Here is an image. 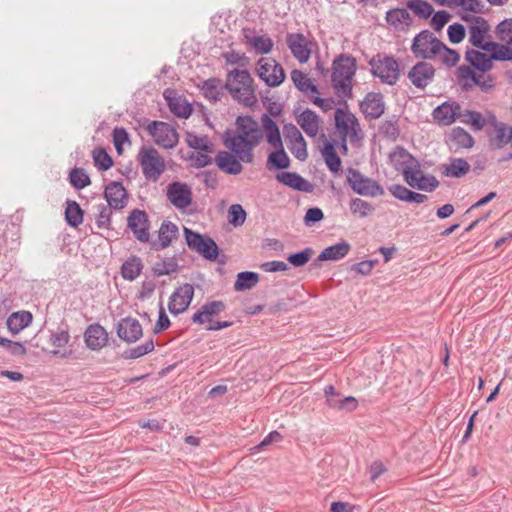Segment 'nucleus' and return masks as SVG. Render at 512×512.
Segmentation results:
<instances>
[{"instance_id": "nucleus-29", "label": "nucleus", "mask_w": 512, "mask_h": 512, "mask_svg": "<svg viewBox=\"0 0 512 512\" xmlns=\"http://www.w3.org/2000/svg\"><path fill=\"white\" fill-rule=\"evenodd\" d=\"M85 343L91 350H100L106 346L108 334L106 330L99 324L90 325L85 331Z\"/></svg>"}, {"instance_id": "nucleus-60", "label": "nucleus", "mask_w": 512, "mask_h": 512, "mask_svg": "<svg viewBox=\"0 0 512 512\" xmlns=\"http://www.w3.org/2000/svg\"><path fill=\"white\" fill-rule=\"evenodd\" d=\"M467 25L464 26L460 23L451 24L448 27L447 34L451 43L458 44L465 38Z\"/></svg>"}, {"instance_id": "nucleus-18", "label": "nucleus", "mask_w": 512, "mask_h": 512, "mask_svg": "<svg viewBox=\"0 0 512 512\" xmlns=\"http://www.w3.org/2000/svg\"><path fill=\"white\" fill-rule=\"evenodd\" d=\"M489 125L492 128L490 135V144L495 149H502L511 142L512 126L497 120V118L490 114Z\"/></svg>"}, {"instance_id": "nucleus-10", "label": "nucleus", "mask_w": 512, "mask_h": 512, "mask_svg": "<svg viewBox=\"0 0 512 512\" xmlns=\"http://www.w3.org/2000/svg\"><path fill=\"white\" fill-rule=\"evenodd\" d=\"M372 74L379 78L382 83L394 85L400 76V69L397 60L392 56L377 54L370 61Z\"/></svg>"}, {"instance_id": "nucleus-50", "label": "nucleus", "mask_w": 512, "mask_h": 512, "mask_svg": "<svg viewBox=\"0 0 512 512\" xmlns=\"http://www.w3.org/2000/svg\"><path fill=\"white\" fill-rule=\"evenodd\" d=\"M349 207L353 214H356L360 217H367L374 211V207L371 203L360 198L352 199L349 203Z\"/></svg>"}, {"instance_id": "nucleus-8", "label": "nucleus", "mask_w": 512, "mask_h": 512, "mask_svg": "<svg viewBox=\"0 0 512 512\" xmlns=\"http://www.w3.org/2000/svg\"><path fill=\"white\" fill-rule=\"evenodd\" d=\"M346 180L353 192L358 195L371 198L384 195V189L377 181L363 175L357 169L348 168Z\"/></svg>"}, {"instance_id": "nucleus-3", "label": "nucleus", "mask_w": 512, "mask_h": 512, "mask_svg": "<svg viewBox=\"0 0 512 512\" xmlns=\"http://www.w3.org/2000/svg\"><path fill=\"white\" fill-rule=\"evenodd\" d=\"M225 87L235 100L246 106H252L257 102L253 79L247 70L230 71Z\"/></svg>"}, {"instance_id": "nucleus-24", "label": "nucleus", "mask_w": 512, "mask_h": 512, "mask_svg": "<svg viewBox=\"0 0 512 512\" xmlns=\"http://www.w3.org/2000/svg\"><path fill=\"white\" fill-rule=\"evenodd\" d=\"M117 334L123 341L133 343L142 336V326L138 320L127 317L118 323Z\"/></svg>"}, {"instance_id": "nucleus-31", "label": "nucleus", "mask_w": 512, "mask_h": 512, "mask_svg": "<svg viewBox=\"0 0 512 512\" xmlns=\"http://www.w3.org/2000/svg\"><path fill=\"white\" fill-rule=\"evenodd\" d=\"M386 21L396 31L404 32L412 25V17L404 8L391 9L386 13Z\"/></svg>"}, {"instance_id": "nucleus-48", "label": "nucleus", "mask_w": 512, "mask_h": 512, "mask_svg": "<svg viewBox=\"0 0 512 512\" xmlns=\"http://www.w3.org/2000/svg\"><path fill=\"white\" fill-rule=\"evenodd\" d=\"M461 121L472 125L475 130H481L484 126L489 125V118L485 119L482 114L477 111H462Z\"/></svg>"}, {"instance_id": "nucleus-51", "label": "nucleus", "mask_w": 512, "mask_h": 512, "mask_svg": "<svg viewBox=\"0 0 512 512\" xmlns=\"http://www.w3.org/2000/svg\"><path fill=\"white\" fill-rule=\"evenodd\" d=\"M442 47L443 48L439 49V55L437 59H439L444 65L448 67L455 66L460 60L459 53L454 49L448 48L443 42Z\"/></svg>"}, {"instance_id": "nucleus-45", "label": "nucleus", "mask_w": 512, "mask_h": 512, "mask_svg": "<svg viewBox=\"0 0 512 512\" xmlns=\"http://www.w3.org/2000/svg\"><path fill=\"white\" fill-rule=\"evenodd\" d=\"M178 227L170 221H164L159 229V242L161 248L168 247L172 240L176 238Z\"/></svg>"}, {"instance_id": "nucleus-19", "label": "nucleus", "mask_w": 512, "mask_h": 512, "mask_svg": "<svg viewBox=\"0 0 512 512\" xmlns=\"http://www.w3.org/2000/svg\"><path fill=\"white\" fill-rule=\"evenodd\" d=\"M432 116L440 125H451L457 119H461L462 108L455 101H447L433 110Z\"/></svg>"}, {"instance_id": "nucleus-17", "label": "nucleus", "mask_w": 512, "mask_h": 512, "mask_svg": "<svg viewBox=\"0 0 512 512\" xmlns=\"http://www.w3.org/2000/svg\"><path fill=\"white\" fill-rule=\"evenodd\" d=\"M194 296V287L189 283H185L177 288L170 297L168 309L172 314L178 315L183 313L189 307Z\"/></svg>"}, {"instance_id": "nucleus-9", "label": "nucleus", "mask_w": 512, "mask_h": 512, "mask_svg": "<svg viewBox=\"0 0 512 512\" xmlns=\"http://www.w3.org/2000/svg\"><path fill=\"white\" fill-rule=\"evenodd\" d=\"M335 126L342 139V148L347 150V140L358 141L361 138V128L354 114L338 108L335 111Z\"/></svg>"}, {"instance_id": "nucleus-25", "label": "nucleus", "mask_w": 512, "mask_h": 512, "mask_svg": "<svg viewBox=\"0 0 512 512\" xmlns=\"http://www.w3.org/2000/svg\"><path fill=\"white\" fill-rule=\"evenodd\" d=\"M390 161L394 168L401 171L403 177L407 171H411L419 163L407 150L402 147H396L390 153Z\"/></svg>"}, {"instance_id": "nucleus-59", "label": "nucleus", "mask_w": 512, "mask_h": 512, "mask_svg": "<svg viewBox=\"0 0 512 512\" xmlns=\"http://www.w3.org/2000/svg\"><path fill=\"white\" fill-rule=\"evenodd\" d=\"M169 108L174 115L182 118L189 117L192 112L191 106L179 99L170 100Z\"/></svg>"}, {"instance_id": "nucleus-26", "label": "nucleus", "mask_w": 512, "mask_h": 512, "mask_svg": "<svg viewBox=\"0 0 512 512\" xmlns=\"http://www.w3.org/2000/svg\"><path fill=\"white\" fill-rule=\"evenodd\" d=\"M106 201L113 209H122L127 204V193L122 183L111 182L105 188Z\"/></svg>"}, {"instance_id": "nucleus-49", "label": "nucleus", "mask_w": 512, "mask_h": 512, "mask_svg": "<svg viewBox=\"0 0 512 512\" xmlns=\"http://www.w3.org/2000/svg\"><path fill=\"white\" fill-rule=\"evenodd\" d=\"M65 217L72 227H77L83 222V212L75 201L67 202Z\"/></svg>"}, {"instance_id": "nucleus-28", "label": "nucleus", "mask_w": 512, "mask_h": 512, "mask_svg": "<svg viewBox=\"0 0 512 512\" xmlns=\"http://www.w3.org/2000/svg\"><path fill=\"white\" fill-rule=\"evenodd\" d=\"M361 110L366 117L379 118L385 110L383 96L380 93H368L361 103Z\"/></svg>"}, {"instance_id": "nucleus-15", "label": "nucleus", "mask_w": 512, "mask_h": 512, "mask_svg": "<svg viewBox=\"0 0 512 512\" xmlns=\"http://www.w3.org/2000/svg\"><path fill=\"white\" fill-rule=\"evenodd\" d=\"M167 199L179 210H184L192 204L191 187L183 182L174 181L167 186Z\"/></svg>"}, {"instance_id": "nucleus-14", "label": "nucleus", "mask_w": 512, "mask_h": 512, "mask_svg": "<svg viewBox=\"0 0 512 512\" xmlns=\"http://www.w3.org/2000/svg\"><path fill=\"white\" fill-rule=\"evenodd\" d=\"M286 44L292 55L301 63H307L311 57L313 42L302 33H288Z\"/></svg>"}, {"instance_id": "nucleus-7", "label": "nucleus", "mask_w": 512, "mask_h": 512, "mask_svg": "<svg viewBox=\"0 0 512 512\" xmlns=\"http://www.w3.org/2000/svg\"><path fill=\"white\" fill-rule=\"evenodd\" d=\"M442 42L429 30L418 33L411 45V52L416 58L423 60H435L439 55Z\"/></svg>"}, {"instance_id": "nucleus-52", "label": "nucleus", "mask_w": 512, "mask_h": 512, "mask_svg": "<svg viewBox=\"0 0 512 512\" xmlns=\"http://www.w3.org/2000/svg\"><path fill=\"white\" fill-rule=\"evenodd\" d=\"M178 269V264L173 258H168L162 261L155 263L153 266V272L157 276L170 275L176 272Z\"/></svg>"}, {"instance_id": "nucleus-36", "label": "nucleus", "mask_w": 512, "mask_h": 512, "mask_svg": "<svg viewBox=\"0 0 512 512\" xmlns=\"http://www.w3.org/2000/svg\"><path fill=\"white\" fill-rule=\"evenodd\" d=\"M351 246L347 241H341L335 245L326 247L318 256L319 261H337L344 258Z\"/></svg>"}, {"instance_id": "nucleus-61", "label": "nucleus", "mask_w": 512, "mask_h": 512, "mask_svg": "<svg viewBox=\"0 0 512 512\" xmlns=\"http://www.w3.org/2000/svg\"><path fill=\"white\" fill-rule=\"evenodd\" d=\"M312 255H313V249L306 248L301 252L290 255L287 258V260L294 267H301V266L305 265L311 259Z\"/></svg>"}, {"instance_id": "nucleus-32", "label": "nucleus", "mask_w": 512, "mask_h": 512, "mask_svg": "<svg viewBox=\"0 0 512 512\" xmlns=\"http://www.w3.org/2000/svg\"><path fill=\"white\" fill-rule=\"evenodd\" d=\"M296 120L307 136L314 138L318 135L321 120L314 111L306 109L297 116Z\"/></svg>"}, {"instance_id": "nucleus-16", "label": "nucleus", "mask_w": 512, "mask_h": 512, "mask_svg": "<svg viewBox=\"0 0 512 512\" xmlns=\"http://www.w3.org/2000/svg\"><path fill=\"white\" fill-rule=\"evenodd\" d=\"M404 180L412 188L432 192L439 186V181L433 175H425L418 163L411 171L405 173Z\"/></svg>"}, {"instance_id": "nucleus-27", "label": "nucleus", "mask_w": 512, "mask_h": 512, "mask_svg": "<svg viewBox=\"0 0 512 512\" xmlns=\"http://www.w3.org/2000/svg\"><path fill=\"white\" fill-rule=\"evenodd\" d=\"M226 309V305L222 301H211L202 305V307L193 315L192 321L202 325L211 323L214 316H217Z\"/></svg>"}, {"instance_id": "nucleus-54", "label": "nucleus", "mask_w": 512, "mask_h": 512, "mask_svg": "<svg viewBox=\"0 0 512 512\" xmlns=\"http://www.w3.org/2000/svg\"><path fill=\"white\" fill-rule=\"evenodd\" d=\"M93 161L95 166L101 171L108 170L113 164L111 156L104 149H95L93 151Z\"/></svg>"}, {"instance_id": "nucleus-62", "label": "nucleus", "mask_w": 512, "mask_h": 512, "mask_svg": "<svg viewBox=\"0 0 512 512\" xmlns=\"http://www.w3.org/2000/svg\"><path fill=\"white\" fill-rule=\"evenodd\" d=\"M453 8L461 7L464 11L480 13L483 8L481 0H453Z\"/></svg>"}, {"instance_id": "nucleus-37", "label": "nucleus", "mask_w": 512, "mask_h": 512, "mask_svg": "<svg viewBox=\"0 0 512 512\" xmlns=\"http://www.w3.org/2000/svg\"><path fill=\"white\" fill-rule=\"evenodd\" d=\"M32 321V315L30 312L22 311V312H15L11 314L7 321L6 325L8 330L12 334H18L20 331H22L25 327H27Z\"/></svg>"}, {"instance_id": "nucleus-43", "label": "nucleus", "mask_w": 512, "mask_h": 512, "mask_svg": "<svg viewBox=\"0 0 512 512\" xmlns=\"http://www.w3.org/2000/svg\"><path fill=\"white\" fill-rule=\"evenodd\" d=\"M323 159L332 173H338L341 168V159L337 155L334 146L327 142L322 149Z\"/></svg>"}, {"instance_id": "nucleus-64", "label": "nucleus", "mask_w": 512, "mask_h": 512, "mask_svg": "<svg viewBox=\"0 0 512 512\" xmlns=\"http://www.w3.org/2000/svg\"><path fill=\"white\" fill-rule=\"evenodd\" d=\"M324 393L329 407L334 409H340L341 400L343 398H341L340 394L335 390V388L332 385H328L327 387H325Z\"/></svg>"}, {"instance_id": "nucleus-22", "label": "nucleus", "mask_w": 512, "mask_h": 512, "mask_svg": "<svg viewBox=\"0 0 512 512\" xmlns=\"http://www.w3.org/2000/svg\"><path fill=\"white\" fill-rule=\"evenodd\" d=\"M128 227L139 241L147 242L149 240L148 218L144 211L133 210L128 217Z\"/></svg>"}, {"instance_id": "nucleus-47", "label": "nucleus", "mask_w": 512, "mask_h": 512, "mask_svg": "<svg viewBox=\"0 0 512 512\" xmlns=\"http://www.w3.org/2000/svg\"><path fill=\"white\" fill-rule=\"evenodd\" d=\"M477 73L470 67L466 65H461L457 68L456 77L459 84L465 90H470L473 88V81L476 78Z\"/></svg>"}, {"instance_id": "nucleus-4", "label": "nucleus", "mask_w": 512, "mask_h": 512, "mask_svg": "<svg viewBox=\"0 0 512 512\" xmlns=\"http://www.w3.org/2000/svg\"><path fill=\"white\" fill-rule=\"evenodd\" d=\"M262 125L265 131L267 142L276 150L269 154L268 164L277 169H286L290 160L284 151L279 128L275 121L268 115L262 116Z\"/></svg>"}, {"instance_id": "nucleus-63", "label": "nucleus", "mask_w": 512, "mask_h": 512, "mask_svg": "<svg viewBox=\"0 0 512 512\" xmlns=\"http://www.w3.org/2000/svg\"><path fill=\"white\" fill-rule=\"evenodd\" d=\"M450 18L451 15L447 11H438L432 16L430 25L435 31H441L444 28V26L449 22Z\"/></svg>"}, {"instance_id": "nucleus-44", "label": "nucleus", "mask_w": 512, "mask_h": 512, "mask_svg": "<svg viewBox=\"0 0 512 512\" xmlns=\"http://www.w3.org/2000/svg\"><path fill=\"white\" fill-rule=\"evenodd\" d=\"M406 6L420 19H428L434 12L433 6L425 0H409Z\"/></svg>"}, {"instance_id": "nucleus-2", "label": "nucleus", "mask_w": 512, "mask_h": 512, "mask_svg": "<svg viewBox=\"0 0 512 512\" xmlns=\"http://www.w3.org/2000/svg\"><path fill=\"white\" fill-rule=\"evenodd\" d=\"M357 69L356 60L350 55L342 54L332 63L331 83L339 97L352 96V83Z\"/></svg>"}, {"instance_id": "nucleus-38", "label": "nucleus", "mask_w": 512, "mask_h": 512, "mask_svg": "<svg viewBox=\"0 0 512 512\" xmlns=\"http://www.w3.org/2000/svg\"><path fill=\"white\" fill-rule=\"evenodd\" d=\"M222 83L217 78H210L203 81L201 92L203 96L210 102H217L222 95Z\"/></svg>"}, {"instance_id": "nucleus-20", "label": "nucleus", "mask_w": 512, "mask_h": 512, "mask_svg": "<svg viewBox=\"0 0 512 512\" xmlns=\"http://www.w3.org/2000/svg\"><path fill=\"white\" fill-rule=\"evenodd\" d=\"M285 137L289 142V149L294 157L304 161L308 157L307 144L299 129L293 124L285 126Z\"/></svg>"}, {"instance_id": "nucleus-39", "label": "nucleus", "mask_w": 512, "mask_h": 512, "mask_svg": "<svg viewBox=\"0 0 512 512\" xmlns=\"http://www.w3.org/2000/svg\"><path fill=\"white\" fill-rule=\"evenodd\" d=\"M142 269L143 263L141 259L136 256H132L122 264L121 274L124 279L133 281L140 275Z\"/></svg>"}, {"instance_id": "nucleus-6", "label": "nucleus", "mask_w": 512, "mask_h": 512, "mask_svg": "<svg viewBox=\"0 0 512 512\" xmlns=\"http://www.w3.org/2000/svg\"><path fill=\"white\" fill-rule=\"evenodd\" d=\"M138 162L144 177L149 181H158L166 169L164 159L153 147H141L138 153Z\"/></svg>"}, {"instance_id": "nucleus-57", "label": "nucleus", "mask_w": 512, "mask_h": 512, "mask_svg": "<svg viewBox=\"0 0 512 512\" xmlns=\"http://www.w3.org/2000/svg\"><path fill=\"white\" fill-rule=\"evenodd\" d=\"M70 183L76 189H83L90 184V178L82 169L74 168L70 172Z\"/></svg>"}, {"instance_id": "nucleus-58", "label": "nucleus", "mask_w": 512, "mask_h": 512, "mask_svg": "<svg viewBox=\"0 0 512 512\" xmlns=\"http://www.w3.org/2000/svg\"><path fill=\"white\" fill-rule=\"evenodd\" d=\"M491 53V58L498 61L512 60V49L505 45H500L494 42V47L490 50H485Z\"/></svg>"}, {"instance_id": "nucleus-5", "label": "nucleus", "mask_w": 512, "mask_h": 512, "mask_svg": "<svg viewBox=\"0 0 512 512\" xmlns=\"http://www.w3.org/2000/svg\"><path fill=\"white\" fill-rule=\"evenodd\" d=\"M461 18L467 24L468 40L471 45L484 51L494 47L489 35L490 25L486 19L471 14H464Z\"/></svg>"}, {"instance_id": "nucleus-40", "label": "nucleus", "mask_w": 512, "mask_h": 512, "mask_svg": "<svg viewBox=\"0 0 512 512\" xmlns=\"http://www.w3.org/2000/svg\"><path fill=\"white\" fill-rule=\"evenodd\" d=\"M245 39L257 54H268L272 51L274 46L272 39L267 35H245Z\"/></svg>"}, {"instance_id": "nucleus-13", "label": "nucleus", "mask_w": 512, "mask_h": 512, "mask_svg": "<svg viewBox=\"0 0 512 512\" xmlns=\"http://www.w3.org/2000/svg\"><path fill=\"white\" fill-rule=\"evenodd\" d=\"M147 129L155 143L163 148L170 149L178 143V134L168 123L154 121L148 125Z\"/></svg>"}, {"instance_id": "nucleus-35", "label": "nucleus", "mask_w": 512, "mask_h": 512, "mask_svg": "<svg viewBox=\"0 0 512 512\" xmlns=\"http://www.w3.org/2000/svg\"><path fill=\"white\" fill-rule=\"evenodd\" d=\"M291 79L295 85V87L307 95L313 96L314 94H319V90L316 85L313 84L309 76L297 69L292 70Z\"/></svg>"}, {"instance_id": "nucleus-53", "label": "nucleus", "mask_w": 512, "mask_h": 512, "mask_svg": "<svg viewBox=\"0 0 512 512\" xmlns=\"http://www.w3.org/2000/svg\"><path fill=\"white\" fill-rule=\"evenodd\" d=\"M154 350V342L153 340H148L145 343L136 346L134 348H131L124 353V357L126 359H137L139 357H142L151 351Z\"/></svg>"}, {"instance_id": "nucleus-11", "label": "nucleus", "mask_w": 512, "mask_h": 512, "mask_svg": "<svg viewBox=\"0 0 512 512\" xmlns=\"http://www.w3.org/2000/svg\"><path fill=\"white\" fill-rule=\"evenodd\" d=\"M258 77L269 87H278L285 80L283 67L271 57H261L256 63Z\"/></svg>"}, {"instance_id": "nucleus-34", "label": "nucleus", "mask_w": 512, "mask_h": 512, "mask_svg": "<svg viewBox=\"0 0 512 512\" xmlns=\"http://www.w3.org/2000/svg\"><path fill=\"white\" fill-rule=\"evenodd\" d=\"M465 60L470 63L471 66L483 73L492 68L491 54L487 55L486 53L478 50L468 49L465 53Z\"/></svg>"}, {"instance_id": "nucleus-23", "label": "nucleus", "mask_w": 512, "mask_h": 512, "mask_svg": "<svg viewBox=\"0 0 512 512\" xmlns=\"http://www.w3.org/2000/svg\"><path fill=\"white\" fill-rule=\"evenodd\" d=\"M214 161L221 171L229 175H238L243 170V166L241 164L243 160H240V158L232 151L218 152Z\"/></svg>"}, {"instance_id": "nucleus-46", "label": "nucleus", "mask_w": 512, "mask_h": 512, "mask_svg": "<svg viewBox=\"0 0 512 512\" xmlns=\"http://www.w3.org/2000/svg\"><path fill=\"white\" fill-rule=\"evenodd\" d=\"M186 142L189 147L195 149L196 151H213V145L207 136H199L194 133L188 132L186 134Z\"/></svg>"}, {"instance_id": "nucleus-1", "label": "nucleus", "mask_w": 512, "mask_h": 512, "mask_svg": "<svg viewBox=\"0 0 512 512\" xmlns=\"http://www.w3.org/2000/svg\"><path fill=\"white\" fill-rule=\"evenodd\" d=\"M265 134L263 126L250 116H239L235 129L224 134V145L236 154L244 163L254 161V149L261 143Z\"/></svg>"}, {"instance_id": "nucleus-41", "label": "nucleus", "mask_w": 512, "mask_h": 512, "mask_svg": "<svg viewBox=\"0 0 512 512\" xmlns=\"http://www.w3.org/2000/svg\"><path fill=\"white\" fill-rule=\"evenodd\" d=\"M259 282V275L255 272L244 271L237 274L234 283L235 291H245L254 288Z\"/></svg>"}, {"instance_id": "nucleus-33", "label": "nucleus", "mask_w": 512, "mask_h": 512, "mask_svg": "<svg viewBox=\"0 0 512 512\" xmlns=\"http://www.w3.org/2000/svg\"><path fill=\"white\" fill-rule=\"evenodd\" d=\"M470 170V164L463 158H452L449 163L440 166L441 173L446 177L460 178Z\"/></svg>"}, {"instance_id": "nucleus-12", "label": "nucleus", "mask_w": 512, "mask_h": 512, "mask_svg": "<svg viewBox=\"0 0 512 512\" xmlns=\"http://www.w3.org/2000/svg\"><path fill=\"white\" fill-rule=\"evenodd\" d=\"M184 233L189 248L195 250L206 259L214 260L217 258L218 246L213 239L205 238L187 228L184 229Z\"/></svg>"}, {"instance_id": "nucleus-21", "label": "nucleus", "mask_w": 512, "mask_h": 512, "mask_svg": "<svg viewBox=\"0 0 512 512\" xmlns=\"http://www.w3.org/2000/svg\"><path fill=\"white\" fill-rule=\"evenodd\" d=\"M435 74L432 64L420 61L416 63L408 73L411 83L417 88H425L431 83Z\"/></svg>"}, {"instance_id": "nucleus-56", "label": "nucleus", "mask_w": 512, "mask_h": 512, "mask_svg": "<svg viewBox=\"0 0 512 512\" xmlns=\"http://www.w3.org/2000/svg\"><path fill=\"white\" fill-rule=\"evenodd\" d=\"M496 34L502 42L512 44V18L500 22L496 28Z\"/></svg>"}, {"instance_id": "nucleus-42", "label": "nucleus", "mask_w": 512, "mask_h": 512, "mask_svg": "<svg viewBox=\"0 0 512 512\" xmlns=\"http://www.w3.org/2000/svg\"><path fill=\"white\" fill-rule=\"evenodd\" d=\"M449 140L456 148H471L474 144L472 136L460 127L452 129Z\"/></svg>"}, {"instance_id": "nucleus-30", "label": "nucleus", "mask_w": 512, "mask_h": 512, "mask_svg": "<svg viewBox=\"0 0 512 512\" xmlns=\"http://www.w3.org/2000/svg\"><path fill=\"white\" fill-rule=\"evenodd\" d=\"M276 179L280 183L297 191L311 193L314 189V186L308 180L304 179L302 176L295 172L279 173L277 174Z\"/></svg>"}, {"instance_id": "nucleus-55", "label": "nucleus", "mask_w": 512, "mask_h": 512, "mask_svg": "<svg viewBox=\"0 0 512 512\" xmlns=\"http://www.w3.org/2000/svg\"><path fill=\"white\" fill-rule=\"evenodd\" d=\"M229 223L234 227L241 226L246 220V212L240 204H233L228 210Z\"/></svg>"}]
</instances>
